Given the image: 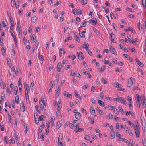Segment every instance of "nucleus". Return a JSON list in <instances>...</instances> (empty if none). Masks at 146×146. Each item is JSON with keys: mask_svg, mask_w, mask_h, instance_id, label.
Returning a JSON list of instances; mask_svg holds the SVG:
<instances>
[{"mask_svg": "<svg viewBox=\"0 0 146 146\" xmlns=\"http://www.w3.org/2000/svg\"><path fill=\"white\" fill-rule=\"evenodd\" d=\"M77 56L79 60H83L84 58V57L83 56V53L81 52H79L77 53Z\"/></svg>", "mask_w": 146, "mask_h": 146, "instance_id": "1", "label": "nucleus"}, {"mask_svg": "<svg viewBox=\"0 0 146 146\" xmlns=\"http://www.w3.org/2000/svg\"><path fill=\"white\" fill-rule=\"evenodd\" d=\"M24 86L25 89V94L26 96V100H27V97L28 98V94L27 88L26 83L25 82L24 83Z\"/></svg>", "mask_w": 146, "mask_h": 146, "instance_id": "2", "label": "nucleus"}, {"mask_svg": "<svg viewBox=\"0 0 146 146\" xmlns=\"http://www.w3.org/2000/svg\"><path fill=\"white\" fill-rule=\"evenodd\" d=\"M113 128H111V131L110 132V138L111 139H113L115 137V133Z\"/></svg>", "mask_w": 146, "mask_h": 146, "instance_id": "3", "label": "nucleus"}, {"mask_svg": "<svg viewBox=\"0 0 146 146\" xmlns=\"http://www.w3.org/2000/svg\"><path fill=\"white\" fill-rule=\"evenodd\" d=\"M132 78L131 77L129 78V80L128 81V82L127 86L128 87H131L133 83L132 80Z\"/></svg>", "mask_w": 146, "mask_h": 146, "instance_id": "4", "label": "nucleus"}, {"mask_svg": "<svg viewBox=\"0 0 146 146\" xmlns=\"http://www.w3.org/2000/svg\"><path fill=\"white\" fill-rule=\"evenodd\" d=\"M62 68V64L61 62H59L58 63L57 66V70L58 72H60L61 71V69Z\"/></svg>", "mask_w": 146, "mask_h": 146, "instance_id": "5", "label": "nucleus"}, {"mask_svg": "<svg viewBox=\"0 0 146 146\" xmlns=\"http://www.w3.org/2000/svg\"><path fill=\"white\" fill-rule=\"evenodd\" d=\"M79 123V122L77 120H74L73 122V127H77L78 126Z\"/></svg>", "mask_w": 146, "mask_h": 146, "instance_id": "6", "label": "nucleus"}, {"mask_svg": "<svg viewBox=\"0 0 146 146\" xmlns=\"http://www.w3.org/2000/svg\"><path fill=\"white\" fill-rule=\"evenodd\" d=\"M110 51L113 54H115V49L112 47L111 45H110Z\"/></svg>", "mask_w": 146, "mask_h": 146, "instance_id": "7", "label": "nucleus"}, {"mask_svg": "<svg viewBox=\"0 0 146 146\" xmlns=\"http://www.w3.org/2000/svg\"><path fill=\"white\" fill-rule=\"evenodd\" d=\"M134 130L135 133L136 137H139V128H135Z\"/></svg>", "mask_w": 146, "mask_h": 146, "instance_id": "8", "label": "nucleus"}, {"mask_svg": "<svg viewBox=\"0 0 146 146\" xmlns=\"http://www.w3.org/2000/svg\"><path fill=\"white\" fill-rule=\"evenodd\" d=\"M10 32H11V34L13 38V39L15 41V44H16V43H17V40H16V36L15 35V34L13 32V33L11 31Z\"/></svg>", "mask_w": 146, "mask_h": 146, "instance_id": "9", "label": "nucleus"}, {"mask_svg": "<svg viewBox=\"0 0 146 146\" xmlns=\"http://www.w3.org/2000/svg\"><path fill=\"white\" fill-rule=\"evenodd\" d=\"M81 115L80 113L76 112L75 114V117L76 119H79L80 118Z\"/></svg>", "mask_w": 146, "mask_h": 146, "instance_id": "10", "label": "nucleus"}, {"mask_svg": "<svg viewBox=\"0 0 146 146\" xmlns=\"http://www.w3.org/2000/svg\"><path fill=\"white\" fill-rule=\"evenodd\" d=\"M136 61L137 64L141 67H143V64L138 59H136Z\"/></svg>", "mask_w": 146, "mask_h": 146, "instance_id": "11", "label": "nucleus"}, {"mask_svg": "<svg viewBox=\"0 0 146 146\" xmlns=\"http://www.w3.org/2000/svg\"><path fill=\"white\" fill-rule=\"evenodd\" d=\"M62 51H63V54H64L66 52L64 51L63 48H60L59 50L60 53L59 55L60 57L61 56L62 54Z\"/></svg>", "mask_w": 146, "mask_h": 146, "instance_id": "12", "label": "nucleus"}, {"mask_svg": "<svg viewBox=\"0 0 146 146\" xmlns=\"http://www.w3.org/2000/svg\"><path fill=\"white\" fill-rule=\"evenodd\" d=\"M136 103H139L140 102V100L141 99V97L138 95L137 94L136 95Z\"/></svg>", "mask_w": 146, "mask_h": 146, "instance_id": "13", "label": "nucleus"}, {"mask_svg": "<svg viewBox=\"0 0 146 146\" xmlns=\"http://www.w3.org/2000/svg\"><path fill=\"white\" fill-rule=\"evenodd\" d=\"M84 130L83 128H75L74 131L75 133H77L78 132H80Z\"/></svg>", "mask_w": 146, "mask_h": 146, "instance_id": "14", "label": "nucleus"}, {"mask_svg": "<svg viewBox=\"0 0 146 146\" xmlns=\"http://www.w3.org/2000/svg\"><path fill=\"white\" fill-rule=\"evenodd\" d=\"M20 108V109L22 111L24 112L25 111V108L23 102L22 103V105H21Z\"/></svg>", "mask_w": 146, "mask_h": 146, "instance_id": "15", "label": "nucleus"}, {"mask_svg": "<svg viewBox=\"0 0 146 146\" xmlns=\"http://www.w3.org/2000/svg\"><path fill=\"white\" fill-rule=\"evenodd\" d=\"M35 36L34 34H33L31 36V40H32V42L33 43L35 41Z\"/></svg>", "mask_w": 146, "mask_h": 146, "instance_id": "16", "label": "nucleus"}, {"mask_svg": "<svg viewBox=\"0 0 146 146\" xmlns=\"http://www.w3.org/2000/svg\"><path fill=\"white\" fill-rule=\"evenodd\" d=\"M124 99L123 97H119V98H115L114 99V101H118L119 100H123Z\"/></svg>", "mask_w": 146, "mask_h": 146, "instance_id": "17", "label": "nucleus"}, {"mask_svg": "<svg viewBox=\"0 0 146 146\" xmlns=\"http://www.w3.org/2000/svg\"><path fill=\"white\" fill-rule=\"evenodd\" d=\"M50 119L51 120V126L53 127V125H54V117H50Z\"/></svg>", "mask_w": 146, "mask_h": 146, "instance_id": "18", "label": "nucleus"}, {"mask_svg": "<svg viewBox=\"0 0 146 146\" xmlns=\"http://www.w3.org/2000/svg\"><path fill=\"white\" fill-rule=\"evenodd\" d=\"M7 62L8 64L9 67H11V66L12 64L10 59L8 58H7Z\"/></svg>", "mask_w": 146, "mask_h": 146, "instance_id": "19", "label": "nucleus"}, {"mask_svg": "<svg viewBox=\"0 0 146 146\" xmlns=\"http://www.w3.org/2000/svg\"><path fill=\"white\" fill-rule=\"evenodd\" d=\"M11 53L12 58H14V56L15 54V52L14 50L13 49L11 50Z\"/></svg>", "mask_w": 146, "mask_h": 146, "instance_id": "20", "label": "nucleus"}, {"mask_svg": "<svg viewBox=\"0 0 146 146\" xmlns=\"http://www.w3.org/2000/svg\"><path fill=\"white\" fill-rule=\"evenodd\" d=\"M89 45L88 44H84L83 45L82 47L85 48L86 50H88Z\"/></svg>", "mask_w": 146, "mask_h": 146, "instance_id": "21", "label": "nucleus"}, {"mask_svg": "<svg viewBox=\"0 0 146 146\" xmlns=\"http://www.w3.org/2000/svg\"><path fill=\"white\" fill-rule=\"evenodd\" d=\"M62 123V121H60L58 122H57L56 124V126L57 127L60 128L61 126V123Z\"/></svg>", "mask_w": 146, "mask_h": 146, "instance_id": "22", "label": "nucleus"}, {"mask_svg": "<svg viewBox=\"0 0 146 146\" xmlns=\"http://www.w3.org/2000/svg\"><path fill=\"white\" fill-rule=\"evenodd\" d=\"M98 102L100 106H101L102 107L104 106V104L102 101L101 100H99Z\"/></svg>", "mask_w": 146, "mask_h": 146, "instance_id": "23", "label": "nucleus"}, {"mask_svg": "<svg viewBox=\"0 0 146 146\" xmlns=\"http://www.w3.org/2000/svg\"><path fill=\"white\" fill-rule=\"evenodd\" d=\"M37 17L35 16H33L32 19V22L33 23H34L36 21Z\"/></svg>", "mask_w": 146, "mask_h": 146, "instance_id": "24", "label": "nucleus"}, {"mask_svg": "<svg viewBox=\"0 0 146 146\" xmlns=\"http://www.w3.org/2000/svg\"><path fill=\"white\" fill-rule=\"evenodd\" d=\"M133 127H135V128H138L139 127V125L138 124V122L137 121H135L134 122V123H133Z\"/></svg>", "mask_w": 146, "mask_h": 146, "instance_id": "25", "label": "nucleus"}, {"mask_svg": "<svg viewBox=\"0 0 146 146\" xmlns=\"http://www.w3.org/2000/svg\"><path fill=\"white\" fill-rule=\"evenodd\" d=\"M14 90H15V94L16 95L17 94V92H18V88L16 86H14Z\"/></svg>", "mask_w": 146, "mask_h": 146, "instance_id": "26", "label": "nucleus"}, {"mask_svg": "<svg viewBox=\"0 0 146 146\" xmlns=\"http://www.w3.org/2000/svg\"><path fill=\"white\" fill-rule=\"evenodd\" d=\"M1 51L2 54L4 56V53H5L6 51V49H5L3 47H2L1 49Z\"/></svg>", "mask_w": 146, "mask_h": 146, "instance_id": "27", "label": "nucleus"}, {"mask_svg": "<svg viewBox=\"0 0 146 146\" xmlns=\"http://www.w3.org/2000/svg\"><path fill=\"white\" fill-rule=\"evenodd\" d=\"M96 110L98 111V113L101 115H103V112L100 110L98 107L96 108Z\"/></svg>", "mask_w": 146, "mask_h": 146, "instance_id": "28", "label": "nucleus"}, {"mask_svg": "<svg viewBox=\"0 0 146 146\" xmlns=\"http://www.w3.org/2000/svg\"><path fill=\"white\" fill-rule=\"evenodd\" d=\"M127 123L131 127H134L133 123L129 121H128Z\"/></svg>", "mask_w": 146, "mask_h": 146, "instance_id": "29", "label": "nucleus"}, {"mask_svg": "<svg viewBox=\"0 0 146 146\" xmlns=\"http://www.w3.org/2000/svg\"><path fill=\"white\" fill-rule=\"evenodd\" d=\"M89 21H90L91 22H92V23H94L96 24L97 22V21L96 19H95L94 20H89Z\"/></svg>", "mask_w": 146, "mask_h": 146, "instance_id": "30", "label": "nucleus"}, {"mask_svg": "<svg viewBox=\"0 0 146 146\" xmlns=\"http://www.w3.org/2000/svg\"><path fill=\"white\" fill-rule=\"evenodd\" d=\"M1 22V26H2L3 27H6L7 25L5 21H2Z\"/></svg>", "mask_w": 146, "mask_h": 146, "instance_id": "31", "label": "nucleus"}, {"mask_svg": "<svg viewBox=\"0 0 146 146\" xmlns=\"http://www.w3.org/2000/svg\"><path fill=\"white\" fill-rule=\"evenodd\" d=\"M105 66L104 65L102 66V67L101 68L100 72H102L104 70Z\"/></svg>", "mask_w": 146, "mask_h": 146, "instance_id": "32", "label": "nucleus"}, {"mask_svg": "<svg viewBox=\"0 0 146 146\" xmlns=\"http://www.w3.org/2000/svg\"><path fill=\"white\" fill-rule=\"evenodd\" d=\"M146 101L145 98V97H143L142 98L141 103L142 104H144L145 103V102Z\"/></svg>", "mask_w": 146, "mask_h": 146, "instance_id": "33", "label": "nucleus"}, {"mask_svg": "<svg viewBox=\"0 0 146 146\" xmlns=\"http://www.w3.org/2000/svg\"><path fill=\"white\" fill-rule=\"evenodd\" d=\"M86 23L87 22L86 21L82 22L81 23L82 26L83 27H85L86 25Z\"/></svg>", "mask_w": 146, "mask_h": 146, "instance_id": "34", "label": "nucleus"}, {"mask_svg": "<svg viewBox=\"0 0 146 146\" xmlns=\"http://www.w3.org/2000/svg\"><path fill=\"white\" fill-rule=\"evenodd\" d=\"M15 100L16 103H18L19 102V98L18 95H17L15 98Z\"/></svg>", "mask_w": 146, "mask_h": 146, "instance_id": "35", "label": "nucleus"}, {"mask_svg": "<svg viewBox=\"0 0 146 146\" xmlns=\"http://www.w3.org/2000/svg\"><path fill=\"white\" fill-rule=\"evenodd\" d=\"M93 30L97 35H98L99 34V32L95 28H93Z\"/></svg>", "mask_w": 146, "mask_h": 146, "instance_id": "36", "label": "nucleus"}, {"mask_svg": "<svg viewBox=\"0 0 146 146\" xmlns=\"http://www.w3.org/2000/svg\"><path fill=\"white\" fill-rule=\"evenodd\" d=\"M62 138V134H60L59 135V137L58 138V143H59L61 141V138Z\"/></svg>", "mask_w": 146, "mask_h": 146, "instance_id": "37", "label": "nucleus"}, {"mask_svg": "<svg viewBox=\"0 0 146 146\" xmlns=\"http://www.w3.org/2000/svg\"><path fill=\"white\" fill-rule=\"evenodd\" d=\"M142 144L143 146H146V141L145 139L142 140Z\"/></svg>", "mask_w": 146, "mask_h": 146, "instance_id": "38", "label": "nucleus"}, {"mask_svg": "<svg viewBox=\"0 0 146 146\" xmlns=\"http://www.w3.org/2000/svg\"><path fill=\"white\" fill-rule=\"evenodd\" d=\"M116 136L119 138H120L121 136V135L119 134L118 132H117L116 133Z\"/></svg>", "mask_w": 146, "mask_h": 146, "instance_id": "39", "label": "nucleus"}, {"mask_svg": "<svg viewBox=\"0 0 146 146\" xmlns=\"http://www.w3.org/2000/svg\"><path fill=\"white\" fill-rule=\"evenodd\" d=\"M146 0H142V5L144 6V5H145V8L146 7Z\"/></svg>", "mask_w": 146, "mask_h": 146, "instance_id": "40", "label": "nucleus"}, {"mask_svg": "<svg viewBox=\"0 0 146 146\" xmlns=\"http://www.w3.org/2000/svg\"><path fill=\"white\" fill-rule=\"evenodd\" d=\"M115 87L117 88H119V85H120L119 83L117 82H115Z\"/></svg>", "mask_w": 146, "mask_h": 146, "instance_id": "41", "label": "nucleus"}, {"mask_svg": "<svg viewBox=\"0 0 146 146\" xmlns=\"http://www.w3.org/2000/svg\"><path fill=\"white\" fill-rule=\"evenodd\" d=\"M119 111L121 112H122L123 111V110L122 109V107L120 105L118 108Z\"/></svg>", "mask_w": 146, "mask_h": 146, "instance_id": "42", "label": "nucleus"}, {"mask_svg": "<svg viewBox=\"0 0 146 146\" xmlns=\"http://www.w3.org/2000/svg\"><path fill=\"white\" fill-rule=\"evenodd\" d=\"M18 72L14 71L13 72V77H15L17 76Z\"/></svg>", "mask_w": 146, "mask_h": 146, "instance_id": "43", "label": "nucleus"}, {"mask_svg": "<svg viewBox=\"0 0 146 146\" xmlns=\"http://www.w3.org/2000/svg\"><path fill=\"white\" fill-rule=\"evenodd\" d=\"M102 81L105 84H107V82L106 81L104 78H102L101 79Z\"/></svg>", "mask_w": 146, "mask_h": 146, "instance_id": "44", "label": "nucleus"}, {"mask_svg": "<svg viewBox=\"0 0 146 146\" xmlns=\"http://www.w3.org/2000/svg\"><path fill=\"white\" fill-rule=\"evenodd\" d=\"M132 30V28L131 27H129L127 29H125V31L126 32L129 31H131Z\"/></svg>", "mask_w": 146, "mask_h": 146, "instance_id": "45", "label": "nucleus"}, {"mask_svg": "<svg viewBox=\"0 0 146 146\" xmlns=\"http://www.w3.org/2000/svg\"><path fill=\"white\" fill-rule=\"evenodd\" d=\"M60 94V91H56V97H58Z\"/></svg>", "mask_w": 146, "mask_h": 146, "instance_id": "46", "label": "nucleus"}, {"mask_svg": "<svg viewBox=\"0 0 146 146\" xmlns=\"http://www.w3.org/2000/svg\"><path fill=\"white\" fill-rule=\"evenodd\" d=\"M127 38H128V40L129 41H131V40L132 39V38L131 37V36L130 35H128L127 36Z\"/></svg>", "mask_w": 146, "mask_h": 146, "instance_id": "47", "label": "nucleus"}, {"mask_svg": "<svg viewBox=\"0 0 146 146\" xmlns=\"http://www.w3.org/2000/svg\"><path fill=\"white\" fill-rule=\"evenodd\" d=\"M15 139L16 140V142L17 143V142L18 141V135L17 134H16L15 133Z\"/></svg>", "mask_w": 146, "mask_h": 146, "instance_id": "48", "label": "nucleus"}, {"mask_svg": "<svg viewBox=\"0 0 146 146\" xmlns=\"http://www.w3.org/2000/svg\"><path fill=\"white\" fill-rule=\"evenodd\" d=\"M75 40L78 42H80L79 38L78 36L75 37Z\"/></svg>", "mask_w": 146, "mask_h": 146, "instance_id": "49", "label": "nucleus"}, {"mask_svg": "<svg viewBox=\"0 0 146 146\" xmlns=\"http://www.w3.org/2000/svg\"><path fill=\"white\" fill-rule=\"evenodd\" d=\"M92 137L94 140L96 139V136L95 134H92Z\"/></svg>", "mask_w": 146, "mask_h": 146, "instance_id": "50", "label": "nucleus"}, {"mask_svg": "<svg viewBox=\"0 0 146 146\" xmlns=\"http://www.w3.org/2000/svg\"><path fill=\"white\" fill-rule=\"evenodd\" d=\"M133 113V112H130V111H127L126 113L125 114V115L126 116H127L129 114H130V113Z\"/></svg>", "mask_w": 146, "mask_h": 146, "instance_id": "51", "label": "nucleus"}, {"mask_svg": "<svg viewBox=\"0 0 146 146\" xmlns=\"http://www.w3.org/2000/svg\"><path fill=\"white\" fill-rule=\"evenodd\" d=\"M82 2H81V4L84 5L85 4H86L87 3V0H82Z\"/></svg>", "mask_w": 146, "mask_h": 146, "instance_id": "52", "label": "nucleus"}, {"mask_svg": "<svg viewBox=\"0 0 146 146\" xmlns=\"http://www.w3.org/2000/svg\"><path fill=\"white\" fill-rule=\"evenodd\" d=\"M38 58L41 61H43L44 60V57L42 55L39 56Z\"/></svg>", "mask_w": 146, "mask_h": 146, "instance_id": "53", "label": "nucleus"}, {"mask_svg": "<svg viewBox=\"0 0 146 146\" xmlns=\"http://www.w3.org/2000/svg\"><path fill=\"white\" fill-rule=\"evenodd\" d=\"M90 137L88 135H86V137L84 138L85 140L88 141L89 140Z\"/></svg>", "mask_w": 146, "mask_h": 146, "instance_id": "54", "label": "nucleus"}, {"mask_svg": "<svg viewBox=\"0 0 146 146\" xmlns=\"http://www.w3.org/2000/svg\"><path fill=\"white\" fill-rule=\"evenodd\" d=\"M46 124L47 126V127H50V123L49 121H46Z\"/></svg>", "mask_w": 146, "mask_h": 146, "instance_id": "55", "label": "nucleus"}, {"mask_svg": "<svg viewBox=\"0 0 146 146\" xmlns=\"http://www.w3.org/2000/svg\"><path fill=\"white\" fill-rule=\"evenodd\" d=\"M34 117L35 119V121L36 124H38L39 122V120H37L36 117H35V114H34Z\"/></svg>", "mask_w": 146, "mask_h": 146, "instance_id": "56", "label": "nucleus"}, {"mask_svg": "<svg viewBox=\"0 0 146 146\" xmlns=\"http://www.w3.org/2000/svg\"><path fill=\"white\" fill-rule=\"evenodd\" d=\"M77 13L79 14H82V11L80 9H78L77 12Z\"/></svg>", "mask_w": 146, "mask_h": 146, "instance_id": "57", "label": "nucleus"}, {"mask_svg": "<svg viewBox=\"0 0 146 146\" xmlns=\"http://www.w3.org/2000/svg\"><path fill=\"white\" fill-rule=\"evenodd\" d=\"M114 110L113 111L116 114H118L119 113V112L117 111V110L115 108H114V109H113Z\"/></svg>", "mask_w": 146, "mask_h": 146, "instance_id": "58", "label": "nucleus"}, {"mask_svg": "<svg viewBox=\"0 0 146 146\" xmlns=\"http://www.w3.org/2000/svg\"><path fill=\"white\" fill-rule=\"evenodd\" d=\"M88 87V86L87 85H84L83 87V89L84 90H85Z\"/></svg>", "mask_w": 146, "mask_h": 146, "instance_id": "59", "label": "nucleus"}, {"mask_svg": "<svg viewBox=\"0 0 146 146\" xmlns=\"http://www.w3.org/2000/svg\"><path fill=\"white\" fill-rule=\"evenodd\" d=\"M130 142L131 143H129V146H133V141L132 140L131 141V140H130Z\"/></svg>", "mask_w": 146, "mask_h": 146, "instance_id": "60", "label": "nucleus"}, {"mask_svg": "<svg viewBox=\"0 0 146 146\" xmlns=\"http://www.w3.org/2000/svg\"><path fill=\"white\" fill-rule=\"evenodd\" d=\"M62 138H61V141H60V142L58 143V145L59 146H60L62 145H63V143H62Z\"/></svg>", "mask_w": 146, "mask_h": 146, "instance_id": "61", "label": "nucleus"}, {"mask_svg": "<svg viewBox=\"0 0 146 146\" xmlns=\"http://www.w3.org/2000/svg\"><path fill=\"white\" fill-rule=\"evenodd\" d=\"M66 96L69 98H71L72 96L71 94H70L69 93L67 94V95Z\"/></svg>", "mask_w": 146, "mask_h": 146, "instance_id": "62", "label": "nucleus"}, {"mask_svg": "<svg viewBox=\"0 0 146 146\" xmlns=\"http://www.w3.org/2000/svg\"><path fill=\"white\" fill-rule=\"evenodd\" d=\"M108 116L109 118L111 119H112L113 118V116L111 113H110L108 115Z\"/></svg>", "mask_w": 146, "mask_h": 146, "instance_id": "63", "label": "nucleus"}, {"mask_svg": "<svg viewBox=\"0 0 146 146\" xmlns=\"http://www.w3.org/2000/svg\"><path fill=\"white\" fill-rule=\"evenodd\" d=\"M44 116L43 115H42L39 117V119L41 121H43V117Z\"/></svg>", "mask_w": 146, "mask_h": 146, "instance_id": "64", "label": "nucleus"}]
</instances>
